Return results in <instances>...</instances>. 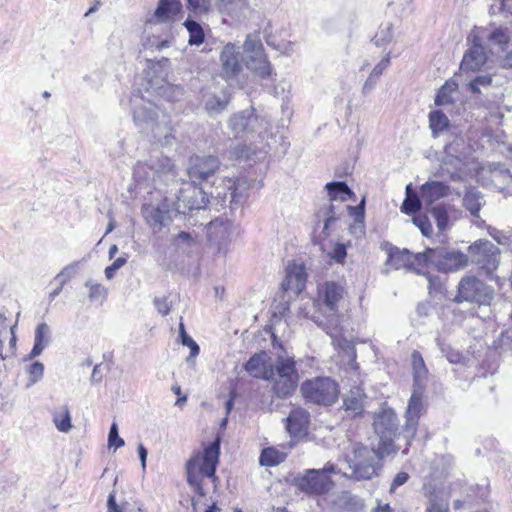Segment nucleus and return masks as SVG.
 <instances>
[{
    "label": "nucleus",
    "instance_id": "1",
    "mask_svg": "<svg viewBox=\"0 0 512 512\" xmlns=\"http://www.w3.org/2000/svg\"><path fill=\"white\" fill-rule=\"evenodd\" d=\"M220 457V437L201 450H195L185 464L187 483L193 493L191 504L193 512H222L216 502L207 503L206 495L210 487L218 485L216 468Z\"/></svg>",
    "mask_w": 512,
    "mask_h": 512
},
{
    "label": "nucleus",
    "instance_id": "2",
    "mask_svg": "<svg viewBox=\"0 0 512 512\" xmlns=\"http://www.w3.org/2000/svg\"><path fill=\"white\" fill-rule=\"evenodd\" d=\"M221 162L214 155H193L189 158L187 176L189 186L179 191V207L187 211L198 210L204 204L202 186L220 170Z\"/></svg>",
    "mask_w": 512,
    "mask_h": 512
},
{
    "label": "nucleus",
    "instance_id": "3",
    "mask_svg": "<svg viewBox=\"0 0 512 512\" xmlns=\"http://www.w3.org/2000/svg\"><path fill=\"white\" fill-rule=\"evenodd\" d=\"M347 296L345 284L336 280L319 282L312 297L311 319L319 326L330 325L340 317V307Z\"/></svg>",
    "mask_w": 512,
    "mask_h": 512
},
{
    "label": "nucleus",
    "instance_id": "4",
    "mask_svg": "<svg viewBox=\"0 0 512 512\" xmlns=\"http://www.w3.org/2000/svg\"><path fill=\"white\" fill-rule=\"evenodd\" d=\"M272 391L280 399L290 398L298 388L300 375L293 356H279L271 366L269 378Z\"/></svg>",
    "mask_w": 512,
    "mask_h": 512
},
{
    "label": "nucleus",
    "instance_id": "5",
    "mask_svg": "<svg viewBox=\"0 0 512 512\" xmlns=\"http://www.w3.org/2000/svg\"><path fill=\"white\" fill-rule=\"evenodd\" d=\"M301 395L308 404L330 407L340 396L338 382L328 376H316L306 379L300 386Z\"/></svg>",
    "mask_w": 512,
    "mask_h": 512
},
{
    "label": "nucleus",
    "instance_id": "6",
    "mask_svg": "<svg viewBox=\"0 0 512 512\" xmlns=\"http://www.w3.org/2000/svg\"><path fill=\"white\" fill-rule=\"evenodd\" d=\"M381 459L382 455L379 451L356 444L349 462L353 477L357 480H370L377 475V471L381 467Z\"/></svg>",
    "mask_w": 512,
    "mask_h": 512
},
{
    "label": "nucleus",
    "instance_id": "7",
    "mask_svg": "<svg viewBox=\"0 0 512 512\" xmlns=\"http://www.w3.org/2000/svg\"><path fill=\"white\" fill-rule=\"evenodd\" d=\"M334 472V466L324 469H308L295 478L296 487L303 493L308 495H323L327 493L333 481L330 473Z\"/></svg>",
    "mask_w": 512,
    "mask_h": 512
},
{
    "label": "nucleus",
    "instance_id": "8",
    "mask_svg": "<svg viewBox=\"0 0 512 512\" xmlns=\"http://www.w3.org/2000/svg\"><path fill=\"white\" fill-rule=\"evenodd\" d=\"M246 66L257 77L269 79L273 75V68L269 62L261 43L245 44Z\"/></svg>",
    "mask_w": 512,
    "mask_h": 512
},
{
    "label": "nucleus",
    "instance_id": "9",
    "mask_svg": "<svg viewBox=\"0 0 512 512\" xmlns=\"http://www.w3.org/2000/svg\"><path fill=\"white\" fill-rule=\"evenodd\" d=\"M468 41L470 43V47L463 56L460 69L464 73H476L485 65L487 55L481 42V38L476 33V30L472 31Z\"/></svg>",
    "mask_w": 512,
    "mask_h": 512
},
{
    "label": "nucleus",
    "instance_id": "10",
    "mask_svg": "<svg viewBox=\"0 0 512 512\" xmlns=\"http://www.w3.org/2000/svg\"><path fill=\"white\" fill-rule=\"evenodd\" d=\"M455 300L457 302H482L486 297V285L473 275L464 276L457 287Z\"/></svg>",
    "mask_w": 512,
    "mask_h": 512
},
{
    "label": "nucleus",
    "instance_id": "11",
    "mask_svg": "<svg viewBox=\"0 0 512 512\" xmlns=\"http://www.w3.org/2000/svg\"><path fill=\"white\" fill-rule=\"evenodd\" d=\"M367 395L360 386L351 387L342 397V409L349 419L363 418L366 414Z\"/></svg>",
    "mask_w": 512,
    "mask_h": 512
},
{
    "label": "nucleus",
    "instance_id": "12",
    "mask_svg": "<svg viewBox=\"0 0 512 512\" xmlns=\"http://www.w3.org/2000/svg\"><path fill=\"white\" fill-rule=\"evenodd\" d=\"M307 278L308 275L303 263L289 262L286 267L285 278L281 283L282 292H292L298 296L306 289Z\"/></svg>",
    "mask_w": 512,
    "mask_h": 512
},
{
    "label": "nucleus",
    "instance_id": "13",
    "mask_svg": "<svg viewBox=\"0 0 512 512\" xmlns=\"http://www.w3.org/2000/svg\"><path fill=\"white\" fill-rule=\"evenodd\" d=\"M468 265L466 254L448 250L444 247L435 248V268L441 272H453L460 270Z\"/></svg>",
    "mask_w": 512,
    "mask_h": 512
},
{
    "label": "nucleus",
    "instance_id": "14",
    "mask_svg": "<svg viewBox=\"0 0 512 512\" xmlns=\"http://www.w3.org/2000/svg\"><path fill=\"white\" fill-rule=\"evenodd\" d=\"M473 249L474 262L480 269L490 273L498 267L499 249L488 241L475 244Z\"/></svg>",
    "mask_w": 512,
    "mask_h": 512
},
{
    "label": "nucleus",
    "instance_id": "15",
    "mask_svg": "<svg viewBox=\"0 0 512 512\" xmlns=\"http://www.w3.org/2000/svg\"><path fill=\"white\" fill-rule=\"evenodd\" d=\"M221 77L223 79L235 78L242 71L239 49L233 44H226L220 53Z\"/></svg>",
    "mask_w": 512,
    "mask_h": 512
},
{
    "label": "nucleus",
    "instance_id": "16",
    "mask_svg": "<svg viewBox=\"0 0 512 512\" xmlns=\"http://www.w3.org/2000/svg\"><path fill=\"white\" fill-rule=\"evenodd\" d=\"M423 397L424 388L421 385H418L411 394L405 412L406 427L411 428L414 432L419 425L421 415L425 412Z\"/></svg>",
    "mask_w": 512,
    "mask_h": 512
},
{
    "label": "nucleus",
    "instance_id": "17",
    "mask_svg": "<svg viewBox=\"0 0 512 512\" xmlns=\"http://www.w3.org/2000/svg\"><path fill=\"white\" fill-rule=\"evenodd\" d=\"M286 421L289 434L298 437L306 434L310 423V415L307 410L297 407L291 410Z\"/></svg>",
    "mask_w": 512,
    "mask_h": 512
},
{
    "label": "nucleus",
    "instance_id": "18",
    "mask_svg": "<svg viewBox=\"0 0 512 512\" xmlns=\"http://www.w3.org/2000/svg\"><path fill=\"white\" fill-rule=\"evenodd\" d=\"M272 365L273 364L268 361L266 352L261 351L253 354L249 358L244 365V369L254 378L267 380Z\"/></svg>",
    "mask_w": 512,
    "mask_h": 512
},
{
    "label": "nucleus",
    "instance_id": "19",
    "mask_svg": "<svg viewBox=\"0 0 512 512\" xmlns=\"http://www.w3.org/2000/svg\"><path fill=\"white\" fill-rule=\"evenodd\" d=\"M51 342V329L49 325L42 322L37 325L34 334V346L25 360H32L39 356Z\"/></svg>",
    "mask_w": 512,
    "mask_h": 512
},
{
    "label": "nucleus",
    "instance_id": "20",
    "mask_svg": "<svg viewBox=\"0 0 512 512\" xmlns=\"http://www.w3.org/2000/svg\"><path fill=\"white\" fill-rule=\"evenodd\" d=\"M181 12V0H159L154 15L160 22H173Z\"/></svg>",
    "mask_w": 512,
    "mask_h": 512
},
{
    "label": "nucleus",
    "instance_id": "21",
    "mask_svg": "<svg viewBox=\"0 0 512 512\" xmlns=\"http://www.w3.org/2000/svg\"><path fill=\"white\" fill-rule=\"evenodd\" d=\"M449 193V187L440 181L427 182L421 187V197L427 206L444 198Z\"/></svg>",
    "mask_w": 512,
    "mask_h": 512
},
{
    "label": "nucleus",
    "instance_id": "22",
    "mask_svg": "<svg viewBox=\"0 0 512 512\" xmlns=\"http://www.w3.org/2000/svg\"><path fill=\"white\" fill-rule=\"evenodd\" d=\"M216 5L220 14L237 20L248 8V0H216Z\"/></svg>",
    "mask_w": 512,
    "mask_h": 512
},
{
    "label": "nucleus",
    "instance_id": "23",
    "mask_svg": "<svg viewBox=\"0 0 512 512\" xmlns=\"http://www.w3.org/2000/svg\"><path fill=\"white\" fill-rule=\"evenodd\" d=\"M423 493L428 499L425 512H450L448 501L438 495L435 486L424 484Z\"/></svg>",
    "mask_w": 512,
    "mask_h": 512
},
{
    "label": "nucleus",
    "instance_id": "24",
    "mask_svg": "<svg viewBox=\"0 0 512 512\" xmlns=\"http://www.w3.org/2000/svg\"><path fill=\"white\" fill-rule=\"evenodd\" d=\"M410 270L417 273H425L431 267H435V248H426L422 253H411Z\"/></svg>",
    "mask_w": 512,
    "mask_h": 512
},
{
    "label": "nucleus",
    "instance_id": "25",
    "mask_svg": "<svg viewBox=\"0 0 512 512\" xmlns=\"http://www.w3.org/2000/svg\"><path fill=\"white\" fill-rule=\"evenodd\" d=\"M411 252L407 249L392 247L389 249L386 265L392 269H408L411 266Z\"/></svg>",
    "mask_w": 512,
    "mask_h": 512
},
{
    "label": "nucleus",
    "instance_id": "26",
    "mask_svg": "<svg viewBox=\"0 0 512 512\" xmlns=\"http://www.w3.org/2000/svg\"><path fill=\"white\" fill-rule=\"evenodd\" d=\"M330 201L356 200L355 193L348 187L345 182H330L325 186Z\"/></svg>",
    "mask_w": 512,
    "mask_h": 512
},
{
    "label": "nucleus",
    "instance_id": "27",
    "mask_svg": "<svg viewBox=\"0 0 512 512\" xmlns=\"http://www.w3.org/2000/svg\"><path fill=\"white\" fill-rule=\"evenodd\" d=\"M183 25L188 31V44L190 46H200L204 43L205 32L203 27L197 21L186 19Z\"/></svg>",
    "mask_w": 512,
    "mask_h": 512
},
{
    "label": "nucleus",
    "instance_id": "28",
    "mask_svg": "<svg viewBox=\"0 0 512 512\" xmlns=\"http://www.w3.org/2000/svg\"><path fill=\"white\" fill-rule=\"evenodd\" d=\"M286 453L275 447H266L261 451L259 462L262 466L273 467L286 459Z\"/></svg>",
    "mask_w": 512,
    "mask_h": 512
},
{
    "label": "nucleus",
    "instance_id": "29",
    "mask_svg": "<svg viewBox=\"0 0 512 512\" xmlns=\"http://www.w3.org/2000/svg\"><path fill=\"white\" fill-rule=\"evenodd\" d=\"M411 366L413 370L414 382L418 386L420 385L421 380L427 376L428 369L425 365L421 353L417 350H414L411 354Z\"/></svg>",
    "mask_w": 512,
    "mask_h": 512
},
{
    "label": "nucleus",
    "instance_id": "30",
    "mask_svg": "<svg viewBox=\"0 0 512 512\" xmlns=\"http://www.w3.org/2000/svg\"><path fill=\"white\" fill-rule=\"evenodd\" d=\"M53 422L61 432H68L71 429V416L68 406H61L53 412Z\"/></svg>",
    "mask_w": 512,
    "mask_h": 512
},
{
    "label": "nucleus",
    "instance_id": "31",
    "mask_svg": "<svg viewBox=\"0 0 512 512\" xmlns=\"http://www.w3.org/2000/svg\"><path fill=\"white\" fill-rule=\"evenodd\" d=\"M458 89V84L454 80H447L439 89L435 104L437 106L446 105L452 103V94Z\"/></svg>",
    "mask_w": 512,
    "mask_h": 512
},
{
    "label": "nucleus",
    "instance_id": "32",
    "mask_svg": "<svg viewBox=\"0 0 512 512\" xmlns=\"http://www.w3.org/2000/svg\"><path fill=\"white\" fill-rule=\"evenodd\" d=\"M223 183L227 190L230 192L231 203L237 202L238 198L241 196L240 189H245L247 181L244 178L236 177V178H226L223 180Z\"/></svg>",
    "mask_w": 512,
    "mask_h": 512
},
{
    "label": "nucleus",
    "instance_id": "33",
    "mask_svg": "<svg viewBox=\"0 0 512 512\" xmlns=\"http://www.w3.org/2000/svg\"><path fill=\"white\" fill-rule=\"evenodd\" d=\"M429 125L433 133L442 132L449 126V120L441 110H435L429 114Z\"/></svg>",
    "mask_w": 512,
    "mask_h": 512
},
{
    "label": "nucleus",
    "instance_id": "34",
    "mask_svg": "<svg viewBox=\"0 0 512 512\" xmlns=\"http://www.w3.org/2000/svg\"><path fill=\"white\" fill-rule=\"evenodd\" d=\"M406 190L407 196L402 203L401 211L407 215H410L418 212L421 209V201L417 194L411 192L409 186H407Z\"/></svg>",
    "mask_w": 512,
    "mask_h": 512
},
{
    "label": "nucleus",
    "instance_id": "35",
    "mask_svg": "<svg viewBox=\"0 0 512 512\" xmlns=\"http://www.w3.org/2000/svg\"><path fill=\"white\" fill-rule=\"evenodd\" d=\"M431 214L435 219L436 225L439 230L443 231L448 226L449 216L448 211L443 204L434 206L431 209Z\"/></svg>",
    "mask_w": 512,
    "mask_h": 512
},
{
    "label": "nucleus",
    "instance_id": "36",
    "mask_svg": "<svg viewBox=\"0 0 512 512\" xmlns=\"http://www.w3.org/2000/svg\"><path fill=\"white\" fill-rule=\"evenodd\" d=\"M179 336L181 339V343L184 346L189 347L190 357H192V358L196 357L200 352V348H199L198 344L186 333L183 323H180V326H179Z\"/></svg>",
    "mask_w": 512,
    "mask_h": 512
},
{
    "label": "nucleus",
    "instance_id": "37",
    "mask_svg": "<svg viewBox=\"0 0 512 512\" xmlns=\"http://www.w3.org/2000/svg\"><path fill=\"white\" fill-rule=\"evenodd\" d=\"M488 39L505 48L510 43L511 36L507 29L496 28L491 32Z\"/></svg>",
    "mask_w": 512,
    "mask_h": 512
},
{
    "label": "nucleus",
    "instance_id": "38",
    "mask_svg": "<svg viewBox=\"0 0 512 512\" xmlns=\"http://www.w3.org/2000/svg\"><path fill=\"white\" fill-rule=\"evenodd\" d=\"M77 272V263H71L65 266L54 278V281L60 285H65Z\"/></svg>",
    "mask_w": 512,
    "mask_h": 512
},
{
    "label": "nucleus",
    "instance_id": "39",
    "mask_svg": "<svg viewBox=\"0 0 512 512\" xmlns=\"http://www.w3.org/2000/svg\"><path fill=\"white\" fill-rule=\"evenodd\" d=\"M465 208L471 212L473 215H477L481 209V204L479 203V196L476 193L468 192L464 195L463 198Z\"/></svg>",
    "mask_w": 512,
    "mask_h": 512
},
{
    "label": "nucleus",
    "instance_id": "40",
    "mask_svg": "<svg viewBox=\"0 0 512 512\" xmlns=\"http://www.w3.org/2000/svg\"><path fill=\"white\" fill-rule=\"evenodd\" d=\"M85 286L89 288V299L92 301L104 298L107 294V290L101 284L86 281Z\"/></svg>",
    "mask_w": 512,
    "mask_h": 512
},
{
    "label": "nucleus",
    "instance_id": "41",
    "mask_svg": "<svg viewBox=\"0 0 512 512\" xmlns=\"http://www.w3.org/2000/svg\"><path fill=\"white\" fill-rule=\"evenodd\" d=\"M124 440L119 436L118 426L116 423H113L110 427L109 435H108V446L109 448L117 449L121 446H124Z\"/></svg>",
    "mask_w": 512,
    "mask_h": 512
},
{
    "label": "nucleus",
    "instance_id": "42",
    "mask_svg": "<svg viewBox=\"0 0 512 512\" xmlns=\"http://www.w3.org/2000/svg\"><path fill=\"white\" fill-rule=\"evenodd\" d=\"M492 82V78L490 75H482L474 78L469 83V90L473 94H479L480 93V86H489Z\"/></svg>",
    "mask_w": 512,
    "mask_h": 512
},
{
    "label": "nucleus",
    "instance_id": "43",
    "mask_svg": "<svg viewBox=\"0 0 512 512\" xmlns=\"http://www.w3.org/2000/svg\"><path fill=\"white\" fill-rule=\"evenodd\" d=\"M413 222L421 230L424 236H429L432 233V226L426 215L415 217Z\"/></svg>",
    "mask_w": 512,
    "mask_h": 512
},
{
    "label": "nucleus",
    "instance_id": "44",
    "mask_svg": "<svg viewBox=\"0 0 512 512\" xmlns=\"http://www.w3.org/2000/svg\"><path fill=\"white\" fill-rule=\"evenodd\" d=\"M188 7L194 12L207 13L211 6V0H187Z\"/></svg>",
    "mask_w": 512,
    "mask_h": 512
},
{
    "label": "nucleus",
    "instance_id": "45",
    "mask_svg": "<svg viewBox=\"0 0 512 512\" xmlns=\"http://www.w3.org/2000/svg\"><path fill=\"white\" fill-rule=\"evenodd\" d=\"M347 256V248L342 243H337L332 252L330 253V257L335 260L337 263L343 264L345 262Z\"/></svg>",
    "mask_w": 512,
    "mask_h": 512
},
{
    "label": "nucleus",
    "instance_id": "46",
    "mask_svg": "<svg viewBox=\"0 0 512 512\" xmlns=\"http://www.w3.org/2000/svg\"><path fill=\"white\" fill-rule=\"evenodd\" d=\"M127 260L125 257L121 256L117 258L110 266H107L105 269V277L108 280H111L116 271H118L120 268H122L126 264Z\"/></svg>",
    "mask_w": 512,
    "mask_h": 512
},
{
    "label": "nucleus",
    "instance_id": "47",
    "mask_svg": "<svg viewBox=\"0 0 512 512\" xmlns=\"http://www.w3.org/2000/svg\"><path fill=\"white\" fill-rule=\"evenodd\" d=\"M28 372L30 374L31 382L35 383L42 378L44 373V365L38 361L33 362L30 365Z\"/></svg>",
    "mask_w": 512,
    "mask_h": 512
},
{
    "label": "nucleus",
    "instance_id": "48",
    "mask_svg": "<svg viewBox=\"0 0 512 512\" xmlns=\"http://www.w3.org/2000/svg\"><path fill=\"white\" fill-rule=\"evenodd\" d=\"M390 64L389 54L384 57L372 70L369 79L378 78Z\"/></svg>",
    "mask_w": 512,
    "mask_h": 512
},
{
    "label": "nucleus",
    "instance_id": "49",
    "mask_svg": "<svg viewBox=\"0 0 512 512\" xmlns=\"http://www.w3.org/2000/svg\"><path fill=\"white\" fill-rule=\"evenodd\" d=\"M392 38L391 29L380 30L373 38L375 45L380 46L384 41H390Z\"/></svg>",
    "mask_w": 512,
    "mask_h": 512
},
{
    "label": "nucleus",
    "instance_id": "50",
    "mask_svg": "<svg viewBox=\"0 0 512 512\" xmlns=\"http://www.w3.org/2000/svg\"><path fill=\"white\" fill-rule=\"evenodd\" d=\"M408 479H409L408 473H406V472L397 473L392 481L390 491L394 492L399 486L405 484L408 481Z\"/></svg>",
    "mask_w": 512,
    "mask_h": 512
},
{
    "label": "nucleus",
    "instance_id": "51",
    "mask_svg": "<svg viewBox=\"0 0 512 512\" xmlns=\"http://www.w3.org/2000/svg\"><path fill=\"white\" fill-rule=\"evenodd\" d=\"M349 214L355 218H363L365 214V197L357 206H348Z\"/></svg>",
    "mask_w": 512,
    "mask_h": 512
},
{
    "label": "nucleus",
    "instance_id": "52",
    "mask_svg": "<svg viewBox=\"0 0 512 512\" xmlns=\"http://www.w3.org/2000/svg\"><path fill=\"white\" fill-rule=\"evenodd\" d=\"M173 393L177 396L176 405H183L187 401V396L182 393L181 387L178 384L172 386Z\"/></svg>",
    "mask_w": 512,
    "mask_h": 512
},
{
    "label": "nucleus",
    "instance_id": "53",
    "mask_svg": "<svg viewBox=\"0 0 512 512\" xmlns=\"http://www.w3.org/2000/svg\"><path fill=\"white\" fill-rule=\"evenodd\" d=\"M108 512H122V507L115 502V495L110 493L108 497Z\"/></svg>",
    "mask_w": 512,
    "mask_h": 512
},
{
    "label": "nucleus",
    "instance_id": "54",
    "mask_svg": "<svg viewBox=\"0 0 512 512\" xmlns=\"http://www.w3.org/2000/svg\"><path fill=\"white\" fill-rule=\"evenodd\" d=\"M447 359L450 363L457 364L463 360V355L458 351H454L447 354Z\"/></svg>",
    "mask_w": 512,
    "mask_h": 512
},
{
    "label": "nucleus",
    "instance_id": "55",
    "mask_svg": "<svg viewBox=\"0 0 512 512\" xmlns=\"http://www.w3.org/2000/svg\"><path fill=\"white\" fill-rule=\"evenodd\" d=\"M138 453H139V458L141 460L142 469L144 470L145 465H146L147 449L142 444H140L138 446Z\"/></svg>",
    "mask_w": 512,
    "mask_h": 512
},
{
    "label": "nucleus",
    "instance_id": "56",
    "mask_svg": "<svg viewBox=\"0 0 512 512\" xmlns=\"http://www.w3.org/2000/svg\"><path fill=\"white\" fill-rule=\"evenodd\" d=\"M102 379V373L100 370V365H95L92 371L91 380L93 382H99Z\"/></svg>",
    "mask_w": 512,
    "mask_h": 512
},
{
    "label": "nucleus",
    "instance_id": "57",
    "mask_svg": "<svg viewBox=\"0 0 512 512\" xmlns=\"http://www.w3.org/2000/svg\"><path fill=\"white\" fill-rule=\"evenodd\" d=\"M503 66L507 68H512V50L506 54L503 60Z\"/></svg>",
    "mask_w": 512,
    "mask_h": 512
},
{
    "label": "nucleus",
    "instance_id": "58",
    "mask_svg": "<svg viewBox=\"0 0 512 512\" xmlns=\"http://www.w3.org/2000/svg\"><path fill=\"white\" fill-rule=\"evenodd\" d=\"M283 305L281 307V309L279 310V314L281 316H285L288 312H289V302L288 301H283Z\"/></svg>",
    "mask_w": 512,
    "mask_h": 512
},
{
    "label": "nucleus",
    "instance_id": "59",
    "mask_svg": "<svg viewBox=\"0 0 512 512\" xmlns=\"http://www.w3.org/2000/svg\"><path fill=\"white\" fill-rule=\"evenodd\" d=\"M63 285L58 284V286L50 293V299H54L58 296L62 291Z\"/></svg>",
    "mask_w": 512,
    "mask_h": 512
},
{
    "label": "nucleus",
    "instance_id": "60",
    "mask_svg": "<svg viewBox=\"0 0 512 512\" xmlns=\"http://www.w3.org/2000/svg\"><path fill=\"white\" fill-rule=\"evenodd\" d=\"M177 239H180V240H183V241H190L191 240V235L187 232H180L178 235H177Z\"/></svg>",
    "mask_w": 512,
    "mask_h": 512
},
{
    "label": "nucleus",
    "instance_id": "61",
    "mask_svg": "<svg viewBox=\"0 0 512 512\" xmlns=\"http://www.w3.org/2000/svg\"><path fill=\"white\" fill-rule=\"evenodd\" d=\"M118 252V247L116 245H112L109 249V258L112 259Z\"/></svg>",
    "mask_w": 512,
    "mask_h": 512
},
{
    "label": "nucleus",
    "instance_id": "62",
    "mask_svg": "<svg viewBox=\"0 0 512 512\" xmlns=\"http://www.w3.org/2000/svg\"><path fill=\"white\" fill-rule=\"evenodd\" d=\"M155 222H157L159 224V226H162V212L157 209L156 210V214H155Z\"/></svg>",
    "mask_w": 512,
    "mask_h": 512
},
{
    "label": "nucleus",
    "instance_id": "63",
    "mask_svg": "<svg viewBox=\"0 0 512 512\" xmlns=\"http://www.w3.org/2000/svg\"><path fill=\"white\" fill-rule=\"evenodd\" d=\"M463 506H464V502L462 500H455L453 503V507L456 510L463 508Z\"/></svg>",
    "mask_w": 512,
    "mask_h": 512
},
{
    "label": "nucleus",
    "instance_id": "64",
    "mask_svg": "<svg viewBox=\"0 0 512 512\" xmlns=\"http://www.w3.org/2000/svg\"><path fill=\"white\" fill-rule=\"evenodd\" d=\"M379 512H392V509L389 504H385L379 508Z\"/></svg>",
    "mask_w": 512,
    "mask_h": 512
}]
</instances>
